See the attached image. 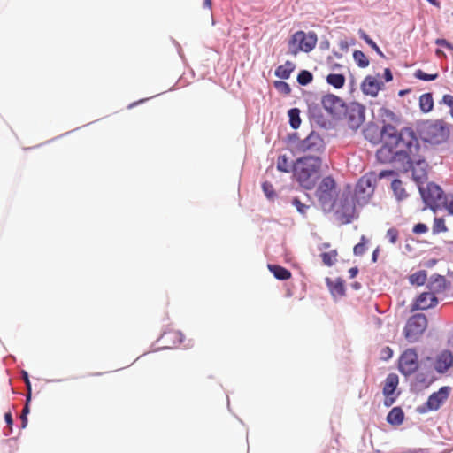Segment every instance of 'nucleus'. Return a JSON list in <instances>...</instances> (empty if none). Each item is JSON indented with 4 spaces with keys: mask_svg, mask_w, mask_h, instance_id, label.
Returning <instances> with one entry per match:
<instances>
[{
    "mask_svg": "<svg viewBox=\"0 0 453 453\" xmlns=\"http://www.w3.org/2000/svg\"><path fill=\"white\" fill-rule=\"evenodd\" d=\"M364 105L357 102L346 104L342 114L340 115V120H343L346 125L353 131L357 130L365 121Z\"/></svg>",
    "mask_w": 453,
    "mask_h": 453,
    "instance_id": "obj_7",
    "label": "nucleus"
},
{
    "mask_svg": "<svg viewBox=\"0 0 453 453\" xmlns=\"http://www.w3.org/2000/svg\"><path fill=\"white\" fill-rule=\"evenodd\" d=\"M135 104H136V103H134V104H130V106H129V107H133V106H134V105H135Z\"/></svg>",
    "mask_w": 453,
    "mask_h": 453,
    "instance_id": "obj_62",
    "label": "nucleus"
},
{
    "mask_svg": "<svg viewBox=\"0 0 453 453\" xmlns=\"http://www.w3.org/2000/svg\"><path fill=\"white\" fill-rule=\"evenodd\" d=\"M358 273V269L357 267H351L349 270V277L352 279V278H355L357 276Z\"/></svg>",
    "mask_w": 453,
    "mask_h": 453,
    "instance_id": "obj_51",
    "label": "nucleus"
},
{
    "mask_svg": "<svg viewBox=\"0 0 453 453\" xmlns=\"http://www.w3.org/2000/svg\"><path fill=\"white\" fill-rule=\"evenodd\" d=\"M330 292L334 296H343L345 295L344 282L341 279H337L334 281L329 279L326 280Z\"/></svg>",
    "mask_w": 453,
    "mask_h": 453,
    "instance_id": "obj_24",
    "label": "nucleus"
},
{
    "mask_svg": "<svg viewBox=\"0 0 453 453\" xmlns=\"http://www.w3.org/2000/svg\"><path fill=\"white\" fill-rule=\"evenodd\" d=\"M447 230L444 219L442 218H435L434 220L433 233L439 234L446 232Z\"/></svg>",
    "mask_w": 453,
    "mask_h": 453,
    "instance_id": "obj_36",
    "label": "nucleus"
},
{
    "mask_svg": "<svg viewBox=\"0 0 453 453\" xmlns=\"http://www.w3.org/2000/svg\"><path fill=\"white\" fill-rule=\"evenodd\" d=\"M4 419L6 421V423L9 425V426H12V414L10 412L8 413H5L4 415Z\"/></svg>",
    "mask_w": 453,
    "mask_h": 453,
    "instance_id": "obj_52",
    "label": "nucleus"
},
{
    "mask_svg": "<svg viewBox=\"0 0 453 453\" xmlns=\"http://www.w3.org/2000/svg\"><path fill=\"white\" fill-rule=\"evenodd\" d=\"M312 79H313L312 74L309 71H306V70L301 71L297 76V81L301 85L309 84L310 82H311Z\"/></svg>",
    "mask_w": 453,
    "mask_h": 453,
    "instance_id": "obj_37",
    "label": "nucleus"
},
{
    "mask_svg": "<svg viewBox=\"0 0 453 453\" xmlns=\"http://www.w3.org/2000/svg\"><path fill=\"white\" fill-rule=\"evenodd\" d=\"M386 237L390 243L395 244L399 239V231L395 227L389 228L387 231Z\"/></svg>",
    "mask_w": 453,
    "mask_h": 453,
    "instance_id": "obj_41",
    "label": "nucleus"
},
{
    "mask_svg": "<svg viewBox=\"0 0 453 453\" xmlns=\"http://www.w3.org/2000/svg\"><path fill=\"white\" fill-rule=\"evenodd\" d=\"M326 81L335 88H342L345 84V77L339 73H330L326 77Z\"/></svg>",
    "mask_w": 453,
    "mask_h": 453,
    "instance_id": "obj_27",
    "label": "nucleus"
},
{
    "mask_svg": "<svg viewBox=\"0 0 453 453\" xmlns=\"http://www.w3.org/2000/svg\"><path fill=\"white\" fill-rule=\"evenodd\" d=\"M300 111L296 108L290 109L288 111L289 123L293 128L299 127L301 124Z\"/></svg>",
    "mask_w": 453,
    "mask_h": 453,
    "instance_id": "obj_32",
    "label": "nucleus"
},
{
    "mask_svg": "<svg viewBox=\"0 0 453 453\" xmlns=\"http://www.w3.org/2000/svg\"><path fill=\"white\" fill-rule=\"evenodd\" d=\"M379 117L382 119L384 125L390 124V122L398 123L400 120L393 111L386 107H381L379 110Z\"/></svg>",
    "mask_w": 453,
    "mask_h": 453,
    "instance_id": "obj_26",
    "label": "nucleus"
},
{
    "mask_svg": "<svg viewBox=\"0 0 453 453\" xmlns=\"http://www.w3.org/2000/svg\"><path fill=\"white\" fill-rule=\"evenodd\" d=\"M412 231L416 234H421L426 233L428 231V228L426 226V225H425L423 223H418L414 226Z\"/></svg>",
    "mask_w": 453,
    "mask_h": 453,
    "instance_id": "obj_45",
    "label": "nucleus"
},
{
    "mask_svg": "<svg viewBox=\"0 0 453 453\" xmlns=\"http://www.w3.org/2000/svg\"><path fill=\"white\" fill-rule=\"evenodd\" d=\"M341 47H342V49L347 48L348 47L347 42H341Z\"/></svg>",
    "mask_w": 453,
    "mask_h": 453,
    "instance_id": "obj_57",
    "label": "nucleus"
},
{
    "mask_svg": "<svg viewBox=\"0 0 453 453\" xmlns=\"http://www.w3.org/2000/svg\"><path fill=\"white\" fill-rule=\"evenodd\" d=\"M211 0H204L203 1V6L208 8V9H211Z\"/></svg>",
    "mask_w": 453,
    "mask_h": 453,
    "instance_id": "obj_54",
    "label": "nucleus"
},
{
    "mask_svg": "<svg viewBox=\"0 0 453 453\" xmlns=\"http://www.w3.org/2000/svg\"><path fill=\"white\" fill-rule=\"evenodd\" d=\"M268 270L280 280H286L291 278L292 273L287 268L279 265H268Z\"/></svg>",
    "mask_w": 453,
    "mask_h": 453,
    "instance_id": "obj_22",
    "label": "nucleus"
},
{
    "mask_svg": "<svg viewBox=\"0 0 453 453\" xmlns=\"http://www.w3.org/2000/svg\"><path fill=\"white\" fill-rule=\"evenodd\" d=\"M398 369L405 376L417 372L418 369V358L414 349H408L403 352L398 361Z\"/></svg>",
    "mask_w": 453,
    "mask_h": 453,
    "instance_id": "obj_11",
    "label": "nucleus"
},
{
    "mask_svg": "<svg viewBox=\"0 0 453 453\" xmlns=\"http://www.w3.org/2000/svg\"><path fill=\"white\" fill-rule=\"evenodd\" d=\"M353 58L359 67L365 68L369 65V59L363 51L355 50L353 53Z\"/></svg>",
    "mask_w": 453,
    "mask_h": 453,
    "instance_id": "obj_31",
    "label": "nucleus"
},
{
    "mask_svg": "<svg viewBox=\"0 0 453 453\" xmlns=\"http://www.w3.org/2000/svg\"><path fill=\"white\" fill-rule=\"evenodd\" d=\"M427 327V319L424 314L418 313L411 316L403 329L405 339L409 342H417Z\"/></svg>",
    "mask_w": 453,
    "mask_h": 453,
    "instance_id": "obj_10",
    "label": "nucleus"
},
{
    "mask_svg": "<svg viewBox=\"0 0 453 453\" xmlns=\"http://www.w3.org/2000/svg\"><path fill=\"white\" fill-rule=\"evenodd\" d=\"M275 88L284 95H289L291 92L290 86L285 81H275Z\"/></svg>",
    "mask_w": 453,
    "mask_h": 453,
    "instance_id": "obj_42",
    "label": "nucleus"
},
{
    "mask_svg": "<svg viewBox=\"0 0 453 453\" xmlns=\"http://www.w3.org/2000/svg\"><path fill=\"white\" fill-rule=\"evenodd\" d=\"M22 378L24 380V382L26 383V387H27V402H30L31 401V395H32V388H31V383H30V380H29V378H28V373L26 372V371H22Z\"/></svg>",
    "mask_w": 453,
    "mask_h": 453,
    "instance_id": "obj_43",
    "label": "nucleus"
},
{
    "mask_svg": "<svg viewBox=\"0 0 453 453\" xmlns=\"http://www.w3.org/2000/svg\"><path fill=\"white\" fill-rule=\"evenodd\" d=\"M438 303L435 295L432 292L420 294L412 307V310H426L434 307Z\"/></svg>",
    "mask_w": 453,
    "mask_h": 453,
    "instance_id": "obj_19",
    "label": "nucleus"
},
{
    "mask_svg": "<svg viewBox=\"0 0 453 453\" xmlns=\"http://www.w3.org/2000/svg\"><path fill=\"white\" fill-rule=\"evenodd\" d=\"M360 36L365 42L371 46L380 56H383L382 51L379 48V46L371 39L365 32L360 33Z\"/></svg>",
    "mask_w": 453,
    "mask_h": 453,
    "instance_id": "obj_40",
    "label": "nucleus"
},
{
    "mask_svg": "<svg viewBox=\"0 0 453 453\" xmlns=\"http://www.w3.org/2000/svg\"><path fill=\"white\" fill-rule=\"evenodd\" d=\"M329 246H330V244H329V243H325V244H324V247H326V248H327V247H329Z\"/></svg>",
    "mask_w": 453,
    "mask_h": 453,
    "instance_id": "obj_60",
    "label": "nucleus"
},
{
    "mask_svg": "<svg viewBox=\"0 0 453 453\" xmlns=\"http://www.w3.org/2000/svg\"><path fill=\"white\" fill-rule=\"evenodd\" d=\"M336 195V183L334 180L330 176L323 178L315 192V196L323 211H330L333 210Z\"/></svg>",
    "mask_w": 453,
    "mask_h": 453,
    "instance_id": "obj_4",
    "label": "nucleus"
},
{
    "mask_svg": "<svg viewBox=\"0 0 453 453\" xmlns=\"http://www.w3.org/2000/svg\"><path fill=\"white\" fill-rule=\"evenodd\" d=\"M367 239L365 235L361 236L360 242L356 244L353 252L356 256H362L366 250Z\"/></svg>",
    "mask_w": 453,
    "mask_h": 453,
    "instance_id": "obj_34",
    "label": "nucleus"
},
{
    "mask_svg": "<svg viewBox=\"0 0 453 453\" xmlns=\"http://www.w3.org/2000/svg\"><path fill=\"white\" fill-rule=\"evenodd\" d=\"M318 37L314 32H296L288 41V52L296 56L299 52H311L317 45Z\"/></svg>",
    "mask_w": 453,
    "mask_h": 453,
    "instance_id": "obj_5",
    "label": "nucleus"
},
{
    "mask_svg": "<svg viewBox=\"0 0 453 453\" xmlns=\"http://www.w3.org/2000/svg\"><path fill=\"white\" fill-rule=\"evenodd\" d=\"M379 252H380V248H379V247H377V248L373 250V252H372V262H374V263H375V262L377 261Z\"/></svg>",
    "mask_w": 453,
    "mask_h": 453,
    "instance_id": "obj_53",
    "label": "nucleus"
},
{
    "mask_svg": "<svg viewBox=\"0 0 453 453\" xmlns=\"http://www.w3.org/2000/svg\"><path fill=\"white\" fill-rule=\"evenodd\" d=\"M382 145L376 152L377 159L382 164L392 163L394 161H403L397 152L395 138H390L385 128L381 129Z\"/></svg>",
    "mask_w": 453,
    "mask_h": 453,
    "instance_id": "obj_8",
    "label": "nucleus"
},
{
    "mask_svg": "<svg viewBox=\"0 0 453 453\" xmlns=\"http://www.w3.org/2000/svg\"><path fill=\"white\" fill-rule=\"evenodd\" d=\"M426 1L436 7H440V3L437 0H426Z\"/></svg>",
    "mask_w": 453,
    "mask_h": 453,
    "instance_id": "obj_55",
    "label": "nucleus"
},
{
    "mask_svg": "<svg viewBox=\"0 0 453 453\" xmlns=\"http://www.w3.org/2000/svg\"><path fill=\"white\" fill-rule=\"evenodd\" d=\"M262 189L267 198L273 199L276 196V193L272 183L265 181L262 184Z\"/></svg>",
    "mask_w": 453,
    "mask_h": 453,
    "instance_id": "obj_39",
    "label": "nucleus"
},
{
    "mask_svg": "<svg viewBox=\"0 0 453 453\" xmlns=\"http://www.w3.org/2000/svg\"><path fill=\"white\" fill-rule=\"evenodd\" d=\"M321 104L325 111L337 119L346 105L342 98L332 94L324 96Z\"/></svg>",
    "mask_w": 453,
    "mask_h": 453,
    "instance_id": "obj_13",
    "label": "nucleus"
},
{
    "mask_svg": "<svg viewBox=\"0 0 453 453\" xmlns=\"http://www.w3.org/2000/svg\"><path fill=\"white\" fill-rule=\"evenodd\" d=\"M384 77L386 81H391L393 80V75L391 71L388 68H386L384 71Z\"/></svg>",
    "mask_w": 453,
    "mask_h": 453,
    "instance_id": "obj_50",
    "label": "nucleus"
},
{
    "mask_svg": "<svg viewBox=\"0 0 453 453\" xmlns=\"http://www.w3.org/2000/svg\"><path fill=\"white\" fill-rule=\"evenodd\" d=\"M295 64L289 60H287L283 65H279L275 69V76L282 79L287 80L290 77L291 73L295 70Z\"/></svg>",
    "mask_w": 453,
    "mask_h": 453,
    "instance_id": "obj_21",
    "label": "nucleus"
},
{
    "mask_svg": "<svg viewBox=\"0 0 453 453\" xmlns=\"http://www.w3.org/2000/svg\"><path fill=\"white\" fill-rule=\"evenodd\" d=\"M356 206L350 195L342 196L336 213L343 223H349L355 216Z\"/></svg>",
    "mask_w": 453,
    "mask_h": 453,
    "instance_id": "obj_15",
    "label": "nucleus"
},
{
    "mask_svg": "<svg viewBox=\"0 0 453 453\" xmlns=\"http://www.w3.org/2000/svg\"><path fill=\"white\" fill-rule=\"evenodd\" d=\"M29 403L30 402H27V398L26 397V404L22 410V413H21V423H22V427H26L27 426V415L28 414L29 412Z\"/></svg>",
    "mask_w": 453,
    "mask_h": 453,
    "instance_id": "obj_44",
    "label": "nucleus"
},
{
    "mask_svg": "<svg viewBox=\"0 0 453 453\" xmlns=\"http://www.w3.org/2000/svg\"><path fill=\"white\" fill-rule=\"evenodd\" d=\"M404 419V413L400 407H394L387 416V421L392 426H400Z\"/></svg>",
    "mask_w": 453,
    "mask_h": 453,
    "instance_id": "obj_23",
    "label": "nucleus"
},
{
    "mask_svg": "<svg viewBox=\"0 0 453 453\" xmlns=\"http://www.w3.org/2000/svg\"><path fill=\"white\" fill-rule=\"evenodd\" d=\"M422 140L431 144H440L447 141L449 135L448 127L442 121L426 120L418 127Z\"/></svg>",
    "mask_w": 453,
    "mask_h": 453,
    "instance_id": "obj_3",
    "label": "nucleus"
},
{
    "mask_svg": "<svg viewBox=\"0 0 453 453\" xmlns=\"http://www.w3.org/2000/svg\"><path fill=\"white\" fill-rule=\"evenodd\" d=\"M412 168V175L415 181L419 185H422L424 180H426L427 173V164L426 162L421 158V155L418 154L416 160H408L406 161Z\"/></svg>",
    "mask_w": 453,
    "mask_h": 453,
    "instance_id": "obj_17",
    "label": "nucleus"
},
{
    "mask_svg": "<svg viewBox=\"0 0 453 453\" xmlns=\"http://www.w3.org/2000/svg\"><path fill=\"white\" fill-rule=\"evenodd\" d=\"M435 43L439 46H443L449 50H453V45L445 39H436Z\"/></svg>",
    "mask_w": 453,
    "mask_h": 453,
    "instance_id": "obj_46",
    "label": "nucleus"
},
{
    "mask_svg": "<svg viewBox=\"0 0 453 453\" xmlns=\"http://www.w3.org/2000/svg\"><path fill=\"white\" fill-rule=\"evenodd\" d=\"M414 76L417 79L426 81H434L435 79H437L439 74L437 73H434V74H428V73H426L421 69H418L415 71Z\"/></svg>",
    "mask_w": 453,
    "mask_h": 453,
    "instance_id": "obj_35",
    "label": "nucleus"
},
{
    "mask_svg": "<svg viewBox=\"0 0 453 453\" xmlns=\"http://www.w3.org/2000/svg\"><path fill=\"white\" fill-rule=\"evenodd\" d=\"M442 101L445 104H447L450 108L453 107V96L444 95L442 97Z\"/></svg>",
    "mask_w": 453,
    "mask_h": 453,
    "instance_id": "obj_47",
    "label": "nucleus"
},
{
    "mask_svg": "<svg viewBox=\"0 0 453 453\" xmlns=\"http://www.w3.org/2000/svg\"><path fill=\"white\" fill-rule=\"evenodd\" d=\"M383 127L390 138H395V145L394 146L399 153L400 158H403V161L417 159L420 147L415 132L411 128L405 127L398 131L391 124L383 125Z\"/></svg>",
    "mask_w": 453,
    "mask_h": 453,
    "instance_id": "obj_2",
    "label": "nucleus"
},
{
    "mask_svg": "<svg viewBox=\"0 0 453 453\" xmlns=\"http://www.w3.org/2000/svg\"><path fill=\"white\" fill-rule=\"evenodd\" d=\"M320 257L325 265L332 266L337 260L338 253L336 250H332L328 252L321 253Z\"/></svg>",
    "mask_w": 453,
    "mask_h": 453,
    "instance_id": "obj_29",
    "label": "nucleus"
},
{
    "mask_svg": "<svg viewBox=\"0 0 453 453\" xmlns=\"http://www.w3.org/2000/svg\"><path fill=\"white\" fill-rule=\"evenodd\" d=\"M380 178V176L371 172L359 179L355 189V197L358 204L364 205L368 203L374 193L375 186Z\"/></svg>",
    "mask_w": 453,
    "mask_h": 453,
    "instance_id": "obj_6",
    "label": "nucleus"
},
{
    "mask_svg": "<svg viewBox=\"0 0 453 453\" xmlns=\"http://www.w3.org/2000/svg\"><path fill=\"white\" fill-rule=\"evenodd\" d=\"M382 85L383 83L379 81L375 77L369 75L362 81L361 90L365 95L375 97L381 89Z\"/></svg>",
    "mask_w": 453,
    "mask_h": 453,
    "instance_id": "obj_18",
    "label": "nucleus"
},
{
    "mask_svg": "<svg viewBox=\"0 0 453 453\" xmlns=\"http://www.w3.org/2000/svg\"><path fill=\"white\" fill-rule=\"evenodd\" d=\"M391 187L397 199L401 200L407 196L405 189L403 187V182L400 180H394L391 183Z\"/></svg>",
    "mask_w": 453,
    "mask_h": 453,
    "instance_id": "obj_30",
    "label": "nucleus"
},
{
    "mask_svg": "<svg viewBox=\"0 0 453 453\" xmlns=\"http://www.w3.org/2000/svg\"><path fill=\"white\" fill-rule=\"evenodd\" d=\"M354 287H355V288H359V285H358L357 283H356V284L354 285Z\"/></svg>",
    "mask_w": 453,
    "mask_h": 453,
    "instance_id": "obj_61",
    "label": "nucleus"
},
{
    "mask_svg": "<svg viewBox=\"0 0 453 453\" xmlns=\"http://www.w3.org/2000/svg\"><path fill=\"white\" fill-rule=\"evenodd\" d=\"M450 115L452 116L453 118V106L450 108Z\"/></svg>",
    "mask_w": 453,
    "mask_h": 453,
    "instance_id": "obj_58",
    "label": "nucleus"
},
{
    "mask_svg": "<svg viewBox=\"0 0 453 453\" xmlns=\"http://www.w3.org/2000/svg\"><path fill=\"white\" fill-rule=\"evenodd\" d=\"M399 384V378L395 373H389L383 385V395L385 396L384 404L390 407L395 402L398 393H395Z\"/></svg>",
    "mask_w": 453,
    "mask_h": 453,
    "instance_id": "obj_14",
    "label": "nucleus"
},
{
    "mask_svg": "<svg viewBox=\"0 0 453 453\" xmlns=\"http://www.w3.org/2000/svg\"><path fill=\"white\" fill-rule=\"evenodd\" d=\"M435 53H436L437 56L444 55L443 51L441 50H440V49L436 50Z\"/></svg>",
    "mask_w": 453,
    "mask_h": 453,
    "instance_id": "obj_56",
    "label": "nucleus"
},
{
    "mask_svg": "<svg viewBox=\"0 0 453 453\" xmlns=\"http://www.w3.org/2000/svg\"><path fill=\"white\" fill-rule=\"evenodd\" d=\"M453 365V355L449 350H444L436 357L434 368L438 372H445Z\"/></svg>",
    "mask_w": 453,
    "mask_h": 453,
    "instance_id": "obj_20",
    "label": "nucleus"
},
{
    "mask_svg": "<svg viewBox=\"0 0 453 453\" xmlns=\"http://www.w3.org/2000/svg\"><path fill=\"white\" fill-rule=\"evenodd\" d=\"M418 188L424 201L427 204L436 203L442 197V189L433 182L427 183L426 187L423 184L419 185Z\"/></svg>",
    "mask_w": 453,
    "mask_h": 453,
    "instance_id": "obj_16",
    "label": "nucleus"
},
{
    "mask_svg": "<svg viewBox=\"0 0 453 453\" xmlns=\"http://www.w3.org/2000/svg\"><path fill=\"white\" fill-rule=\"evenodd\" d=\"M291 203L293 206L296 207V209L297 210V211L302 214V215H305L306 214V211L307 210L309 209V205H306L304 203H303L299 198L297 197H294L291 201Z\"/></svg>",
    "mask_w": 453,
    "mask_h": 453,
    "instance_id": "obj_38",
    "label": "nucleus"
},
{
    "mask_svg": "<svg viewBox=\"0 0 453 453\" xmlns=\"http://www.w3.org/2000/svg\"><path fill=\"white\" fill-rule=\"evenodd\" d=\"M450 393V388L444 386L438 391L433 393L426 403L419 407V412L424 413L430 411H437L446 402Z\"/></svg>",
    "mask_w": 453,
    "mask_h": 453,
    "instance_id": "obj_12",
    "label": "nucleus"
},
{
    "mask_svg": "<svg viewBox=\"0 0 453 453\" xmlns=\"http://www.w3.org/2000/svg\"><path fill=\"white\" fill-rule=\"evenodd\" d=\"M426 280V273L425 271H418L410 276V281L418 286L424 285Z\"/></svg>",
    "mask_w": 453,
    "mask_h": 453,
    "instance_id": "obj_33",
    "label": "nucleus"
},
{
    "mask_svg": "<svg viewBox=\"0 0 453 453\" xmlns=\"http://www.w3.org/2000/svg\"><path fill=\"white\" fill-rule=\"evenodd\" d=\"M296 149L305 156L320 157L325 150V142L318 133L311 132L306 138L296 143Z\"/></svg>",
    "mask_w": 453,
    "mask_h": 453,
    "instance_id": "obj_9",
    "label": "nucleus"
},
{
    "mask_svg": "<svg viewBox=\"0 0 453 453\" xmlns=\"http://www.w3.org/2000/svg\"><path fill=\"white\" fill-rule=\"evenodd\" d=\"M382 353L386 359L390 358L392 357V350L389 347H386L382 349Z\"/></svg>",
    "mask_w": 453,
    "mask_h": 453,
    "instance_id": "obj_49",
    "label": "nucleus"
},
{
    "mask_svg": "<svg viewBox=\"0 0 453 453\" xmlns=\"http://www.w3.org/2000/svg\"><path fill=\"white\" fill-rule=\"evenodd\" d=\"M405 453H418V452L413 451V450H409V451H406Z\"/></svg>",
    "mask_w": 453,
    "mask_h": 453,
    "instance_id": "obj_59",
    "label": "nucleus"
},
{
    "mask_svg": "<svg viewBox=\"0 0 453 453\" xmlns=\"http://www.w3.org/2000/svg\"><path fill=\"white\" fill-rule=\"evenodd\" d=\"M419 108L422 112H430L434 108V99L431 93H425L419 96Z\"/></svg>",
    "mask_w": 453,
    "mask_h": 453,
    "instance_id": "obj_25",
    "label": "nucleus"
},
{
    "mask_svg": "<svg viewBox=\"0 0 453 453\" xmlns=\"http://www.w3.org/2000/svg\"><path fill=\"white\" fill-rule=\"evenodd\" d=\"M446 206L450 213L453 214V196H450L445 200Z\"/></svg>",
    "mask_w": 453,
    "mask_h": 453,
    "instance_id": "obj_48",
    "label": "nucleus"
},
{
    "mask_svg": "<svg viewBox=\"0 0 453 453\" xmlns=\"http://www.w3.org/2000/svg\"><path fill=\"white\" fill-rule=\"evenodd\" d=\"M322 160L319 156H303L293 163V178L299 185L311 190L320 176Z\"/></svg>",
    "mask_w": 453,
    "mask_h": 453,
    "instance_id": "obj_1",
    "label": "nucleus"
},
{
    "mask_svg": "<svg viewBox=\"0 0 453 453\" xmlns=\"http://www.w3.org/2000/svg\"><path fill=\"white\" fill-rule=\"evenodd\" d=\"M277 168L283 173L293 171V164L289 161L286 155H280L277 160Z\"/></svg>",
    "mask_w": 453,
    "mask_h": 453,
    "instance_id": "obj_28",
    "label": "nucleus"
}]
</instances>
